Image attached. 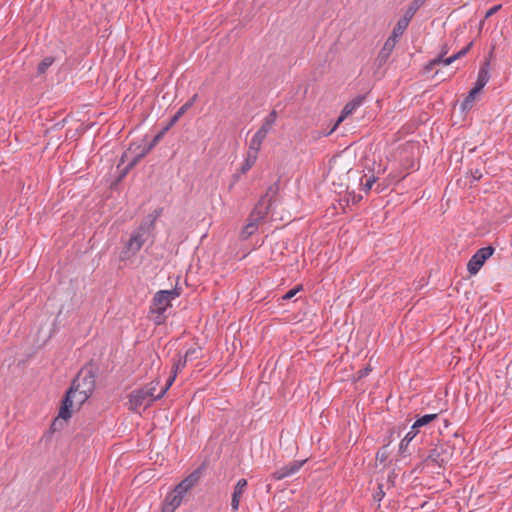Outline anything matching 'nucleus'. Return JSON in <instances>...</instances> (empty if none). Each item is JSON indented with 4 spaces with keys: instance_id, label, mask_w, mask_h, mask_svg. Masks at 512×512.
<instances>
[{
    "instance_id": "nucleus-13",
    "label": "nucleus",
    "mask_w": 512,
    "mask_h": 512,
    "mask_svg": "<svg viewBox=\"0 0 512 512\" xmlns=\"http://www.w3.org/2000/svg\"><path fill=\"white\" fill-rule=\"evenodd\" d=\"M247 487V480L246 479H240L236 483L234 487V491L232 493V499H231V507L234 512H236L239 509L241 498L244 494V491Z\"/></svg>"
},
{
    "instance_id": "nucleus-5",
    "label": "nucleus",
    "mask_w": 512,
    "mask_h": 512,
    "mask_svg": "<svg viewBox=\"0 0 512 512\" xmlns=\"http://www.w3.org/2000/svg\"><path fill=\"white\" fill-rule=\"evenodd\" d=\"M147 231L145 228L140 227L136 230L130 237L129 241L125 245L124 250L122 251L121 258L123 260L129 259L134 256L143 246L146 240Z\"/></svg>"
},
{
    "instance_id": "nucleus-31",
    "label": "nucleus",
    "mask_w": 512,
    "mask_h": 512,
    "mask_svg": "<svg viewBox=\"0 0 512 512\" xmlns=\"http://www.w3.org/2000/svg\"><path fill=\"white\" fill-rule=\"evenodd\" d=\"M501 8V5H495L491 7L485 14V19L491 17L493 14H495L499 9Z\"/></svg>"
},
{
    "instance_id": "nucleus-15",
    "label": "nucleus",
    "mask_w": 512,
    "mask_h": 512,
    "mask_svg": "<svg viewBox=\"0 0 512 512\" xmlns=\"http://www.w3.org/2000/svg\"><path fill=\"white\" fill-rule=\"evenodd\" d=\"M277 119L276 111L270 112V114L264 119L261 127L259 128V132L267 136L269 132L272 130Z\"/></svg>"
},
{
    "instance_id": "nucleus-21",
    "label": "nucleus",
    "mask_w": 512,
    "mask_h": 512,
    "mask_svg": "<svg viewBox=\"0 0 512 512\" xmlns=\"http://www.w3.org/2000/svg\"><path fill=\"white\" fill-rule=\"evenodd\" d=\"M437 418V414H426L419 417L412 425V430H417L419 427L429 424Z\"/></svg>"
},
{
    "instance_id": "nucleus-12",
    "label": "nucleus",
    "mask_w": 512,
    "mask_h": 512,
    "mask_svg": "<svg viewBox=\"0 0 512 512\" xmlns=\"http://www.w3.org/2000/svg\"><path fill=\"white\" fill-rule=\"evenodd\" d=\"M472 46V43H469L466 47H464L463 49H461L459 52H457L456 54L450 56V57H447V58H443L442 56H438L437 58L433 59L432 61H430L429 65L431 67L435 66V65H444V66H448L450 64H452L453 62H455L457 59L465 56L469 49L471 48Z\"/></svg>"
},
{
    "instance_id": "nucleus-27",
    "label": "nucleus",
    "mask_w": 512,
    "mask_h": 512,
    "mask_svg": "<svg viewBox=\"0 0 512 512\" xmlns=\"http://www.w3.org/2000/svg\"><path fill=\"white\" fill-rule=\"evenodd\" d=\"M176 371L172 373V375L168 378L165 386L161 388V390L158 393V396H164V394L167 392V390L170 388V386L173 384L175 378H176Z\"/></svg>"
},
{
    "instance_id": "nucleus-23",
    "label": "nucleus",
    "mask_w": 512,
    "mask_h": 512,
    "mask_svg": "<svg viewBox=\"0 0 512 512\" xmlns=\"http://www.w3.org/2000/svg\"><path fill=\"white\" fill-rule=\"evenodd\" d=\"M195 98H196V95L192 98V100L186 102L184 105H182L179 108V110L173 116V118L171 120V124L176 123L178 121V119L193 105Z\"/></svg>"
},
{
    "instance_id": "nucleus-33",
    "label": "nucleus",
    "mask_w": 512,
    "mask_h": 512,
    "mask_svg": "<svg viewBox=\"0 0 512 512\" xmlns=\"http://www.w3.org/2000/svg\"><path fill=\"white\" fill-rule=\"evenodd\" d=\"M448 53V47L447 45H444L442 46L441 48V52H440V55L439 56H442L443 58H445L444 56Z\"/></svg>"
},
{
    "instance_id": "nucleus-34",
    "label": "nucleus",
    "mask_w": 512,
    "mask_h": 512,
    "mask_svg": "<svg viewBox=\"0 0 512 512\" xmlns=\"http://www.w3.org/2000/svg\"><path fill=\"white\" fill-rule=\"evenodd\" d=\"M369 368H365L364 370L359 371V377H364L368 374Z\"/></svg>"
},
{
    "instance_id": "nucleus-29",
    "label": "nucleus",
    "mask_w": 512,
    "mask_h": 512,
    "mask_svg": "<svg viewBox=\"0 0 512 512\" xmlns=\"http://www.w3.org/2000/svg\"><path fill=\"white\" fill-rule=\"evenodd\" d=\"M301 290V286H297L291 290H289L288 292H286L282 299L283 300H290L292 299L299 291Z\"/></svg>"
},
{
    "instance_id": "nucleus-3",
    "label": "nucleus",
    "mask_w": 512,
    "mask_h": 512,
    "mask_svg": "<svg viewBox=\"0 0 512 512\" xmlns=\"http://www.w3.org/2000/svg\"><path fill=\"white\" fill-rule=\"evenodd\" d=\"M271 207L270 199L263 198L258 202L249 216L248 223L243 227L240 233L242 239L249 238L258 230L259 224L264 221Z\"/></svg>"
},
{
    "instance_id": "nucleus-14",
    "label": "nucleus",
    "mask_w": 512,
    "mask_h": 512,
    "mask_svg": "<svg viewBox=\"0 0 512 512\" xmlns=\"http://www.w3.org/2000/svg\"><path fill=\"white\" fill-rule=\"evenodd\" d=\"M183 498L174 491L170 492L164 501L163 512H174L180 506Z\"/></svg>"
},
{
    "instance_id": "nucleus-30",
    "label": "nucleus",
    "mask_w": 512,
    "mask_h": 512,
    "mask_svg": "<svg viewBox=\"0 0 512 512\" xmlns=\"http://www.w3.org/2000/svg\"><path fill=\"white\" fill-rule=\"evenodd\" d=\"M186 362H187V361H185V359H184V360L179 359V361H178L177 363H175V364H174V366H173V370H172V373H173L174 371H176V374H177V373H178V371H179V370H181V369L185 366Z\"/></svg>"
},
{
    "instance_id": "nucleus-11",
    "label": "nucleus",
    "mask_w": 512,
    "mask_h": 512,
    "mask_svg": "<svg viewBox=\"0 0 512 512\" xmlns=\"http://www.w3.org/2000/svg\"><path fill=\"white\" fill-rule=\"evenodd\" d=\"M199 473L197 471L188 475L173 490L176 494L184 498L186 493L198 482Z\"/></svg>"
},
{
    "instance_id": "nucleus-17",
    "label": "nucleus",
    "mask_w": 512,
    "mask_h": 512,
    "mask_svg": "<svg viewBox=\"0 0 512 512\" xmlns=\"http://www.w3.org/2000/svg\"><path fill=\"white\" fill-rule=\"evenodd\" d=\"M409 23L410 22L408 20L401 17L397 21L390 36L393 37V39L399 40V38L403 35L404 31L407 29Z\"/></svg>"
},
{
    "instance_id": "nucleus-22",
    "label": "nucleus",
    "mask_w": 512,
    "mask_h": 512,
    "mask_svg": "<svg viewBox=\"0 0 512 512\" xmlns=\"http://www.w3.org/2000/svg\"><path fill=\"white\" fill-rule=\"evenodd\" d=\"M158 385H159V381L155 380V381L150 382L145 387H143V390L146 391L148 393V395L151 398H153L154 401L163 397V396H158V393L157 394L155 393Z\"/></svg>"
},
{
    "instance_id": "nucleus-20",
    "label": "nucleus",
    "mask_w": 512,
    "mask_h": 512,
    "mask_svg": "<svg viewBox=\"0 0 512 512\" xmlns=\"http://www.w3.org/2000/svg\"><path fill=\"white\" fill-rule=\"evenodd\" d=\"M257 158L258 154L252 153L248 150L244 164L241 167V172L245 174L248 170H250L252 166L256 163Z\"/></svg>"
},
{
    "instance_id": "nucleus-1",
    "label": "nucleus",
    "mask_w": 512,
    "mask_h": 512,
    "mask_svg": "<svg viewBox=\"0 0 512 512\" xmlns=\"http://www.w3.org/2000/svg\"><path fill=\"white\" fill-rule=\"evenodd\" d=\"M180 291L178 289L160 290L156 292L150 307V313L153 321L156 324H161L164 321V312L171 306V302L179 297Z\"/></svg>"
},
{
    "instance_id": "nucleus-28",
    "label": "nucleus",
    "mask_w": 512,
    "mask_h": 512,
    "mask_svg": "<svg viewBox=\"0 0 512 512\" xmlns=\"http://www.w3.org/2000/svg\"><path fill=\"white\" fill-rule=\"evenodd\" d=\"M376 180L377 178L374 175L366 178L365 182H363V179H361V185L363 187V190H365L366 192L370 191Z\"/></svg>"
},
{
    "instance_id": "nucleus-36",
    "label": "nucleus",
    "mask_w": 512,
    "mask_h": 512,
    "mask_svg": "<svg viewBox=\"0 0 512 512\" xmlns=\"http://www.w3.org/2000/svg\"><path fill=\"white\" fill-rule=\"evenodd\" d=\"M123 157L128 158V157H129V154H128V153H125Z\"/></svg>"
},
{
    "instance_id": "nucleus-32",
    "label": "nucleus",
    "mask_w": 512,
    "mask_h": 512,
    "mask_svg": "<svg viewBox=\"0 0 512 512\" xmlns=\"http://www.w3.org/2000/svg\"><path fill=\"white\" fill-rule=\"evenodd\" d=\"M147 151H148V150L143 151V152H142L141 154H139L137 157L133 158V159L131 160V162L129 163V165H128V166H129V167H133V166H134V165L139 161V159H140L141 157H143V156L147 153Z\"/></svg>"
},
{
    "instance_id": "nucleus-4",
    "label": "nucleus",
    "mask_w": 512,
    "mask_h": 512,
    "mask_svg": "<svg viewBox=\"0 0 512 512\" xmlns=\"http://www.w3.org/2000/svg\"><path fill=\"white\" fill-rule=\"evenodd\" d=\"M489 78V64L485 63L478 72V77L475 86L470 90L468 96L462 103V108L464 110L472 106L476 95L484 88V86L489 81Z\"/></svg>"
},
{
    "instance_id": "nucleus-8",
    "label": "nucleus",
    "mask_w": 512,
    "mask_h": 512,
    "mask_svg": "<svg viewBox=\"0 0 512 512\" xmlns=\"http://www.w3.org/2000/svg\"><path fill=\"white\" fill-rule=\"evenodd\" d=\"M72 387L91 396L95 388L94 376L90 373H80L73 381Z\"/></svg>"
},
{
    "instance_id": "nucleus-10",
    "label": "nucleus",
    "mask_w": 512,
    "mask_h": 512,
    "mask_svg": "<svg viewBox=\"0 0 512 512\" xmlns=\"http://www.w3.org/2000/svg\"><path fill=\"white\" fill-rule=\"evenodd\" d=\"M305 462L306 460H294L289 464L277 469L272 476L275 480H282L286 477L292 476L300 470Z\"/></svg>"
},
{
    "instance_id": "nucleus-18",
    "label": "nucleus",
    "mask_w": 512,
    "mask_h": 512,
    "mask_svg": "<svg viewBox=\"0 0 512 512\" xmlns=\"http://www.w3.org/2000/svg\"><path fill=\"white\" fill-rule=\"evenodd\" d=\"M397 42H398V40L393 39V37L390 36L385 41V43L379 53V57L384 60L387 59L390 56V54L392 53V51L394 50Z\"/></svg>"
},
{
    "instance_id": "nucleus-25",
    "label": "nucleus",
    "mask_w": 512,
    "mask_h": 512,
    "mask_svg": "<svg viewBox=\"0 0 512 512\" xmlns=\"http://www.w3.org/2000/svg\"><path fill=\"white\" fill-rule=\"evenodd\" d=\"M417 435V430H410L405 437L401 440L400 448L403 449L405 446H407Z\"/></svg>"
},
{
    "instance_id": "nucleus-7",
    "label": "nucleus",
    "mask_w": 512,
    "mask_h": 512,
    "mask_svg": "<svg viewBox=\"0 0 512 512\" xmlns=\"http://www.w3.org/2000/svg\"><path fill=\"white\" fill-rule=\"evenodd\" d=\"M494 253V248L491 246L483 247L479 249L469 260L467 269L471 275H475L479 272L483 264L489 259Z\"/></svg>"
},
{
    "instance_id": "nucleus-2",
    "label": "nucleus",
    "mask_w": 512,
    "mask_h": 512,
    "mask_svg": "<svg viewBox=\"0 0 512 512\" xmlns=\"http://www.w3.org/2000/svg\"><path fill=\"white\" fill-rule=\"evenodd\" d=\"M90 396L79 391L77 388L72 387L67 392L65 399L63 400L62 406L60 407L58 417L54 420L53 425L56 426L60 421H67L71 418L74 409H79L81 405Z\"/></svg>"
},
{
    "instance_id": "nucleus-19",
    "label": "nucleus",
    "mask_w": 512,
    "mask_h": 512,
    "mask_svg": "<svg viewBox=\"0 0 512 512\" xmlns=\"http://www.w3.org/2000/svg\"><path fill=\"white\" fill-rule=\"evenodd\" d=\"M425 0H414L406 9L404 15L402 16L409 22L415 15V13L418 11V9L424 4Z\"/></svg>"
},
{
    "instance_id": "nucleus-9",
    "label": "nucleus",
    "mask_w": 512,
    "mask_h": 512,
    "mask_svg": "<svg viewBox=\"0 0 512 512\" xmlns=\"http://www.w3.org/2000/svg\"><path fill=\"white\" fill-rule=\"evenodd\" d=\"M364 101V97L358 96L355 99L348 102L343 110L341 111L340 116L338 117L337 121L335 122L334 126L331 128V130L327 133V135H330L333 133L336 128L349 116L351 115L358 107L362 105Z\"/></svg>"
},
{
    "instance_id": "nucleus-16",
    "label": "nucleus",
    "mask_w": 512,
    "mask_h": 512,
    "mask_svg": "<svg viewBox=\"0 0 512 512\" xmlns=\"http://www.w3.org/2000/svg\"><path fill=\"white\" fill-rule=\"evenodd\" d=\"M266 137L267 136L257 131L250 140L248 150L252 153L258 154Z\"/></svg>"
},
{
    "instance_id": "nucleus-24",
    "label": "nucleus",
    "mask_w": 512,
    "mask_h": 512,
    "mask_svg": "<svg viewBox=\"0 0 512 512\" xmlns=\"http://www.w3.org/2000/svg\"><path fill=\"white\" fill-rule=\"evenodd\" d=\"M200 355V348L199 347H191L189 348L185 353V361L192 360L198 358Z\"/></svg>"
},
{
    "instance_id": "nucleus-6",
    "label": "nucleus",
    "mask_w": 512,
    "mask_h": 512,
    "mask_svg": "<svg viewBox=\"0 0 512 512\" xmlns=\"http://www.w3.org/2000/svg\"><path fill=\"white\" fill-rule=\"evenodd\" d=\"M153 402V398L141 388L130 393L127 405L131 411L140 412L149 407Z\"/></svg>"
},
{
    "instance_id": "nucleus-35",
    "label": "nucleus",
    "mask_w": 512,
    "mask_h": 512,
    "mask_svg": "<svg viewBox=\"0 0 512 512\" xmlns=\"http://www.w3.org/2000/svg\"><path fill=\"white\" fill-rule=\"evenodd\" d=\"M473 178H474L475 180H478V179H480V178H481V174H480V173H478V171H476L475 173H473Z\"/></svg>"
},
{
    "instance_id": "nucleus-26",
    "label": "nucleus",
    "mask_w": 512,
    "mask_h": 512,
    "mask_svg": "<svg viewBox=\"0 0 512 512\" xmlns=\"http://www.w3.org/2000/svg\"><path fill=\"white\" fill-rule=\"evenodd\" d=\"M53 63L52 57L44 58L41 63L38 65V72L44 73Z\"/></svg>"
}]
</instances>
